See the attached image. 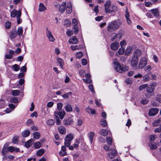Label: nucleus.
Returning a JSON list of instances; mask_svg holds the SVG:
<instances>
[{
  "instance_id": "42",
  "label": "nucleus",
  "mask_w": 161,
  "mask_h": 161,
  "mask_svg": "<svg viewBox=\"0 0 161 161\" xmlns=\"http://www.w3.org/2000/svg\"><path fill=\"white\" fill-rule=\"evenodd\" d=\"M23 32V28L22 27H19L18 28L17 31V34L18 36H21L22 35Z\"/></svg>"
},
{
  "instance_id": "45",
  "label": "nucleus",
  "mask_w": 161,
  "mask_h": 161,
  "mask_svg": "<svg viewBox=\"0 0 161 161\" xmlns=\"http://www.w3.org/2000/svg\"><path fill=\"white\" fill-rule=\"evenodd\" d=\"M35 147L36 149L39 148L41 146V143L39 142H37L34 144Z\"/></svg>"
},
{
  "instance_id": "2",
  "label": "nucleus",
  "mask_w": 161,
  "mask_h": 161,
  "mask_svg": "<svg viewBox=\"0 0 161 161\" xmlns=\"http://www.w3.org/2000/svg\"><path fill=\"white\" fill-rule=\"evenodd\" d=\"M110 0L107 1L104 4L105 11L106 13H111L112 12H116L117 10V8L114 5H111Z\"/></svg>"
},
{
  "instance_id": "58",
  "label": "nucleus",
  "mask_w": 161,
  "mask_h": 161,
  "mask_svg": "<svg viewBox=\"0 0 161 161\" xmlns=\"http://www.w3.org/2000/svg\"><path fill=\"white\" fill-rule=\"evenodd\" d=\"M63 106V104L62 103H58L57 104V108L58 110L59 111H60L62 108Z\"/></svg>"
},
{
  "instance_id": "7",
  "label": "nucleus",
  "mask_w": 161,
  "mask_h": 161,
  "mask_svg": "<svg viewBox=\"0 0 161 161\" xmlns=\"http://www.w3.org/2000/svg\"><path fill=\"white\" fill-rule=\"evenodd\" d=\"M147 63L146 59L143 57L140 60L138 65L139 68L142 69L146 66Z\"/></svg>"
},
{
  "instance_id": "32",
  "label": "nucleus",
  "mask_w": 161,
  "mask_h": 161,
  "mask_svg": "<svg viewBox=\"0 0 161 161\" xmlns=\"http://www.w3.org/2000/svg\"><path fill=\"white\" fill-rule=\"evenodd\" d=\"M32 140L30 139L27 141L25 144V147L27 148L30 147L32 145Z\"/></svg>"
},
{
  "instance_id": "50",
  "label": "nucleus",
  "mask_w": 161,
  "mask_h": 161,
  "mask_svg": "<svg viewBox=\"0 0 161 161\" xmlns=\"http://www.w3.org/2000/svg\"><path fill=\"white\" fill-rule=\"evenodd\" d=\"M100 125L103 127H105L107 125V123L106 121L103 119L100 121Z\"/></svg>"
},
{
  "instance_id": "11",
  "label": "nucleus",
  "mask_w": 161,
  "mask_h": 161,
  "mask_svg": "<svg viewBox=\"0 0 161 161\" xmlns=\"http://www.w3.org/2000/svg\"><path fill=\"white\" fill-rule=\"evenodd\" d=\"M158 112V108H153L151 109L149 112V114L150 116H153L156 115Z\"/></svg>"
},
{
  "instance_id": "30",
  "label": "nucleus",
  "mask_w": 161,
  "mask_h": 161,
  "mask_svg": "<svg viewBox=\"0 0 161 161\" xmlns=\"http://www.w3.org/2000/svg\"><path fill=\"white\" fill-rule=\"evenodd\" d=\"M65 108L66 111L67 112H71L73 110L72 107L69 104H67L65 106Z\"/></svg>"
},
{
  "instance_id": "4",
  "label": "nucleus",
  "mask_w": 161,
  "mask_h": 161,
  "mask_svg": "<svg viewBox=\"0 0 161 161\" xmlns=\"http://www.w3.org/2000/svg\"><path fill=\"white\" fill-rule=\"evenodd\" d=\"M9 143H6L2 149V153L3 156H5L7 155L8 153L10 152V146H9Z\"/></svg>"
},
{
  "instance_id": "54",
  "label": "nucleus",
  "mask_w": 161,
  "mask_h": 161,
  "mask_svg": "<svg viewBox=\"0 0 161 161\" xmlns=\"http://www.w3.org/2000/svg\"><path fill=\"white\" fill-rule=\"evenodd\" d=\"M72 24L74 27L77 26L78 22L76 19H73L72 20Z\"/></svg>"
},
{
  "instance_id": "51",
  "label": "nucleus",
  "mask_w": 161,
  "mask_h": 161,
  "mask_svg": "<svg viewBox=\"0 0 161 161\" xmlns=\"http://www.w3.org/2000/svg\"><path fill=\"white\" fill-rule=\"evenodd\" d=\"M112 38L111 39V40L112 41H114L115 40H116V41H118L117 40V36L116 35V33H113L111 36Z\"/></svg>"
},
{
  "instance_id": "20",
  "label": "nucleus",
  "mask_w": 161,
  "mask_h": 161,
  "mask_svg": "<svg viewBox=\"0 0 161 161\" xmlns=\"http://www.w3.org/2000/svg\"><path fill=\"white\" fill-rule=\"evenodd\" d=\"M73 138V135L70 133L67 135L64 138L65 141L68 142H71Z\"/></svg>"
},
{
  "instance_id": "13",
  "label": "nucleus",
  "mask_w": 161,
  "mask_h": 161,
  "mask_svg": "<svg viewBox=\"0 0 161 161\" xmlns=\"http://www.w3.org/2000/svg\"><path fill=\"white\" fill-rule=\"evenodd\" d=\"M64 124L65 125H71L73 123V120L72 119L71 117H69L64 120Z\"/></svg>"
},
{
  "instance_id": "53",
  "label": "nucleus",
  "mask_w": 161,
  "mask_h": 161,
  "mask_svg": "<svg viewBox=\"0 0 161 161\" xmlns=\"http://www.w3.org/2000/svg\"><path fill=\"white\" fill-rule=\"evenodd\" d=\"M18 102V100L16 97L11 98V103H17Z\"/></svg>"
},
{
  "instance_id": "35",
  "label": "nucleus",
  "mask_w": 161,
  "mask_h": 161,
  "mask_svg": "<svg viewBox=\"0 0 161 161\" xmlns=\"http://www.w3.org/2000/svg\"><path fill=\"white\" fill-rule=\"evenodd\" d=\"M161 122V118L156 120L153 123L154 126H156Z\"/></svg>"
},
{
  "instance_id": "60",
  "label": "nucleus",
  "mask_w": 161,
  "mask_h": 161,
  "mask_svg": "<svg viewBox=\"0 0 161 161\" xmlns=\"http://www.w3.org/2000/svg\"><path fill=\"white\" fill-rule=\"evenodd\" d=\"M7 52L9 53V54H7L5 55V58L8 59H10V50L8 49Z\"/></svg>"
},
{
  "instance_id": "33",
  "label": "nucleus",
  "mask_w": 161,
  "mask_h": 161,
  "mask_svg": "<svg viewBox=\"0 0 161 161\" xmlns=\"http://www.w3.org/2000/svg\"><path fill=\"white\" fill-rule=\"evenodd\" d=\"M21 15V12H19L16 17L17 19V23L18 24H20L22 22V20L20 18Z\"/></svg>"
},
{
  "instance_id": "55",
  "label": "nucleus",
  "mask_w": 161,
  "mask_h": 161,
  "mask_svg": "<svg viewBox=\"0 0 161 161\" xmlns=\"http://www.w3.org/2000/svg\"><path fill=\"white\" fill-rule=\"evenodd\" d=\"M85 71L82 69L80 70L79 71V74L81 77H83L84 76V73Z\"/></svg>"
},
{
  "instance_id": "28",
  "label": "nucleus",
  "mask_w": 161,
  "mask_h": 161,
  "mask_svg": "<svg viewBox=\"0 0 161 161\" xmlns=\"http://www.w3.org/2000/svg\"><path fill=\"white\" fill-rule=\"evenodd\" d=\"M17 35L16 29V28L13 29L12 31L11 32V38L15 37Z\"/></svg>"
},
{
  "instance_id": "61",
  "label": "nucleus",
  "mask_w": 161,
  "mask_h": 161,
  "mask_svg": "<svg viewBox=\"0 0 161 161\" xmlns=\"http://www.w3.org/2000/svg\"><path fill=\"white\" fill-rule=\"evenodd\" d=\"M34 124V122L32 121V120L31 119H28L26 122V124L27 125H33Z\"/></svg>"
},
{
  "instance_id": "47",
  "label": "nucleus",
  "mask_w": 161,
  "mask_h": 161,
  "mask_svg": "<svg viewBox=\"0 0 161 161\" xmlns=\"http://www.w3.org/2000/svg\"><path fill=\"white\" fill-rule=\"evenodd\" d=\"M125 52V48L123 47H121L118 50V53L119 55H122Z\"/></svg>"
},
{
  "instance_id": "43",
  "label": "nucleus",
  "mask_w": 161,
  "mask_h": 161,
  "mask_svg": "<svg viewBox=\"0 0 161 161\" xmlns=\"http://www.w3.org/2000/svg\"><path fill=\"white\" fill-rule=\"evenodd\" d=\"M155 99L159 103H161V94H158L156 96Z\"/></svg>"
},
{
  "instance_id": "9",
  "label": "nucleus",
  "mask_w": 161,
  "mask_h": 161,
  "mask_svg": "<svg viewBox=\"0 0 161 161\" xmlns=\"http://www.w3.org/2000/svg\"><path fill=\"white\" fill-rule=\"evenodd\" d=\"M139 59L135 57H132L131 60L130 65L134 68L136 67L138 64Z\"/></svg>"
},
{
  "instance_id": "37",
  "label": "nucleus",
  "mask_w": 161,
  "mask_h": 161,
  "mask_svg": "<svg viewBox=\"0 0 161 161\" xmlns=\"http://www.w3.org/2000/svg\"><path fill=\"white\" fill-rule=\"evenodd\" d=\"M34 138L36 139H39L40 136V134L38 132H36L33 133Z\"/></svg>"
},
{
  "instance_id": "49",
  "label": "nucleus",
  "mask_w": 161,
  "mask_h": 161,
  "mask_svg": "<svg viewBox=\"0 0 161 161\" xmlns=\"http://www.w3.org/2000/svg\"><path fill=\"white\" fill-rule=\"evenodd\" d=\"M143 80L145 82L148 81L150 79V77L148 75H145L143 76Z\"/></svg>"
},
{
  "instance_id": "39",
  "label": "nucleus",
  "mask_w": 161,
  "mask_h": 161,
  "mask_svg": "<svg viewBox=\"0 0 161 161\" xmlns=\"http://www.w3.org/2000/svg\"><path fill=\"white\" fill-rule=\"evenodd\" d=\"M11 93L13 96H16L19 95L20 92L18 90H14L12 91Z\"/></svg>"
},
{
  "instance_id": "5",
  "label": "nucleus",
  "mask_w": 161,
  "mask_h": 161,
  "mask_svg": "<svg viewBox=\"0 0 161 161\" xmlns=\"http://www.w3.org/2000/svg\"><path fill=\"white\" fill-rule=\"evenodd\" d=\"M109 152L108 153L107 158L110 159H112L115 156L117 155V153L116 151L114 149H110Z\"/></svg>"
},
{
  "instance_id": "31",
  "label": "nucleus",
  "mask_w": 161,
  "mask_h": 161,
  "mask_svg": "<svg viewBox=\"0 0 161 161\" xmlns=\"http://www.w3.org/2000/svg\"><path fill=\"white\" fill-rule=\"evenodd\" d=\"M19 148L13 146H11V153H17L19 152Z\"/></svg>"
},
{
  "instance_id": "59",
  "label": "nucleus",
  "mask_w": 161,
  "mask_h": 161,
  "mask_svg": "<svg viewBox=\"0 0 161 161\" xmlns=\"http://www.w3.org/2000/svg\"><path fill=\"white\" fill-rule=\"evenodd\" d=\"M148 102V100L147 99H143L141 101V103L143 104H146Z\"/></svg>"
},
{
  "instance_id": "24",
  "label": "nucleus",
  "mask_w": 161,
  "mask_h": 161,
  "mask_svg": "<svg viewBox=\"0 0 161 161\" xmlns=\"http://www.w3.org/2000/svg\"><path fill=\"white\" fill-rule=\"evenodd\" d=\"M151 11L154 16L157 17L159 16V11L158 9L156 8L152 9Z\"/></svg>"
},
{
  "instance_id": "10",
  "label": "nucleus",
  "mask_w": 161,
  "mask_h": 161,
  "mask_svg": "<svg viewBox=\"0 0 161 161\" xmlns=\"http://www.w3.org/2000/svg\"><path fill=\"white\" fill-rule=\"evenodd\" d=\"M154 90V88L150 87H147V93L146 94V97L149 98L152 95Z\"/></svg>"
},
{
  "instance_id": "52",
  "label": "nucleus",
  "mask_w": 161,
  "mask_h": 161,
  "mask_svg": "<svg viewBox=\"0 0 161 161\" xmlns=\"http://www.w3.org/2000/svg\"><path fill=\"white\" fill-rule=\"evenodd\" d=\"M147 86V84H144L142 85L139 86L138 88L139 90L140 91H141L143 89L146 88Z\"/></svg>"
},
{
  "instance_id": "18",
  "label": "nucleus",
  "mask_w": 161,
  "mask_h": 161,
  "mask_svg": "<svg viewBox=\"0 0 161 161\" xmlns=\"http://www.w3.org/2000/svg\"><path fill=\"white\" fill-rule=\"evenodd\" d=\"M141 51L140 49H136L133 53L134 56L133 57H135L138 58L141 55Z\"/></svg>"
},
{
  "instance_id": "25",
  "label": "nucleus",
  "mask_w": 161,
  "mask_h": 161,
  "mask_svg": "<svg viewBox=\"0 0 161 161\" xmlns=\"http://www.w3.org/2000/svg\"><path fill=\"white\" fill-rule=\"evenodd\" d=\"M149 146L152 149H155L157 148L156 144L153 142H150L149 144Z\"/></svg>"
},
{
  "instance_id": "12",
  "label": "nucleus",
  "mask_w": 161,
  "mask_h": 161,
  "mask_svg": "<svg viewBox=\"0 0 161 161\" xmlns=\"http://www.w3.org/2000/svg\"><path fill=\"white\" fill-rule=\"evenodd\" d=\"M78 40L75 36H72L70 38L69 40V42L73 44L77 43L78 42Z\"/></svg>"
},
{
  "instance_id": "40",
  "label": "nucleus",
  "mask_w": 161,
  "mask_h": 161,
  "mask_svg": "<svg viewBox=\"0 0 161 161\" xmlns=\"http://www.w3.org/2000/svg\"><path fill=\"white\" fill-rule=\"evenodd\" d=\"M71 24V21L69 19H66L64 20V25L66 27L69 26Z\"/></svg>"
},
{
  "instance_id": "41",
  "label": "nucleus",
  "mask_w": 161,
  "mask_h": 161,
  "mask_svg": "<svg viewBox=\"0 0 161 161\" xmlns=\"http://www.w3.org/2000/svg\"><path fill=\"white\" fill-rule=\"evenodd\" d=\"M100 134L101 135L106 136L108 134V131L106 130L103 129L101 130Z\"/></svg>"
},
{
  "instance_id": "38",
  "label": "nucleus",
  "mask_w": 161,
  "mask_h": 161,
  "mask_svg": "<svg viewBox=\"0 0 161 161\" xmlns=\"http://www.w3.org/2000/svg\"><path fill=\"white\" fill-rule=\"evenodd\" d=\"M44 153V150L43 149H40L37 151L36 155L38 156H42Z\"/></svg>"
},
{
  "instance_id": "6",
  "label": "nucleus",
  "mask_w": 161,
  "mask_h": 161,
  "mask_svg": "<svg viewBox=\"0 0 161 161\" xmlns=\"http://www.w3.org/2000/svg\"><path fill=\"white\" fill-rule=\"evenodd\" d=\"M66 7V2H63L60 5L58 4L55 5V7L56 8H59V11L61 13H63L65 10Z\"/></svg>"
},
{
  "instance_id": "56",
  "label": "nucleus",
  "mask_w": 161,
  "mask_h": 161,
  "mask_svg": "<svg viewBox=\"0 0 161 161\" xmlns=\"http://www.w3.org/2000/svg\"><path fill=\"white\" fill-rule=\"evenodd\" d=\"M25 74L21 72L18 75V78L19 79H23L25 76Z\"/></svg>"
},
{
  "instance_id": "19",
  "label": "nucleus",
  "mask_w": 161,
  "mask_h": 161,
  "mask_svg": "<svg viewBox=\"0 0 161 161\" xmlns=\"http://www.w3.org/2000/svg\"><path fill=\"white\" fill-rule=\"evenodd\" d=\"M55 113L56 114L58 115L59 116L60 118L61 119H63L64 118L65 114V113L64 111L61 112L55 111Z\"/></svg>"
},
{
  "instance_id": "34",
  "label": "nucleus",
  "mask_w": 161,
  "mask_h": 161,
  "mask_svg": "<svg viewBox=\"0 0 161 161\" xmlns=\"http://www.w3.org/2000/svg\"><path fill=\"white\" fill-rule=\"evenodd\" d=\"M30 131L28 130H25L22 133V135L24 137H27L29 136Z\"/></svg>"
},
{
  "instance_id": "21",
  "label": "nucleus",
  "mask_w": 161,
  "mask_h": 161,
  "mask_svg": "<svg viewBox=\"0 0 161 161\" xmlns=\"http://www.w3.org/2000/svg\"><path fill=\"white\" fill-rule=\"evenodd\" d=\"M19 12H21V11L20 10L17 11L16 9H14L11 12V16L12 17H14L15 16L17 17Z\"/></svg>"
},
{
  "instance_id": "15",
  "label": "nucleus",
  "mask_w": 161,
  "mask_h": 161,
  "mask_svg": "<svg viewBox=\"0 0 161 161\" xmlns=\"http://www.w3.org/2000/svg\"><path fill=\"white\" fill-rule=\"evenodd\" d=\"M95 135V133L93 132H91L87 134L88 137L90 140L91 143H92Z\"/></svg>"
},
{
  "instance_id": "62",
  "label": "nucleus",
  "mask_w": 161,
  "mask_h": 161,
  "mask_svg": "<svg viewBox=\"0 0 161 161\" xmlns=\"http://www.w3.org/2000/svg\"><path fill=\"white\" fill-rule=\"evenodd\" d=\"M122 33H119L117 34L116 33V35L117 38V40L119 41V39L121 38L122 36Z\"/></svg>"
},
{
  "instance_id": "63",
  "label": "nucleus",
  "mask_w": 161,
  "mask_h": 161,
  "mask_svg": "<svg viewBox=\"0 0 161 161\" xmlns=\"http://www.w3.org/2000/svg\"><path fill=\"white\" fill-rule=\"evenodd\" d=\"M151 69V67L150 65L146 66L144 68V70L146 71H150Z\"/></svg>"
},
{
  "instance_id": "27",
  "label": "nucleus",
  "mask_w": 161,
  "mask_h": 161,
  "mask_svg": "<svg viewBox=\"0 0 161 161\" xmlns=\"http://www.w3.org/2000/svg\"><path fill=\"white\" fill-rule=\"evenodd\" d=\"M19 141V138L18 136H14L12 138V143L14 144H17Z\"/></svg>"
},
{
  "instance_id": "48",
  "label": "nucleus",
  "mask_w": 161,
  "mask_h": 161,
  "mask_svg": "<svg viewBox=\"0 0 161 161\" xmlns=\"http://www.w3.org/2000/svg\"><path fill=\"white\" fill-rule=\"evenodd\" d=\"M106 141L109 146H110L112 144V139L110 137H107Z\"/></svg>"
},
{
  "instance_id": "1",
  "label": "nucleus",
  "mask_w": 161,
  "mask_h": 161,
  "mask_svg": "<svg viewBox=\"0 0 161 161\" xmlns=\"http://www.w3.org/2000/svg\"><path fill=\"white\" fill-rule=\"evenodd\" d=\"M121 24L122 22L119 19L113 20L109 23L107 27V30L110 32L114 31L118 29Z\"/></svg>"
},
{
  "instance_id": "8",
  "label": "nucleus",
  "mask_w": 161,
  "mask_h": 161,
  "mask_svg": "<svg viewBox=\"0 0 161 161\" xmlns=\"http://www.w3.org/2000/svg\"><path fill=\"white\" fill-rule=\"evenodd\" d=\"M46 35L49 41L52 42H53L54 41L55 39L53 35H52V32L51 31L49 30L48 28H46Z\"/></svg>"
},
{
  "instance_id": "64",
  "label": "nucleus",
  "mask_w": 161,
  "mask_h": 161,
  "mask_svg": "<svg viewBox=\"0 0 161 161\" xmlns=\"http://www.w3.org/2000/svg\"><path fill=\"white\" fill-rule=\"evenodd\" d=\"M125 81L126 83L128 84H131L132 81L130 78H127L125 79Z\"/></svg>"
},
{
  "instance_id": "14",
  "label": "nucleus",
  "mask_w": 161,
  "mask_h": 161,
  "mask_svg": "<svg viewBox=\"0 0 161 161\" xmlns=\"http://www.w3.org/2000/svg\"><path fill=\"white\" fill-rule=\"evenodd\" d=\"M119 47V44L117 42L112 43L110 45L111 49L114 50H117Z\"/></svg>"
},
{
  "instance_id": "16",
  "label": "nucleus",
  "mask_w": 161,
  "mask_h": 161,
  "mask_svg": "<svg viewBox=\"0 0 161 161\" xmlns=\"http://www.w3.org/2000/svg\"><path fill=\"white\" fill-rule=\"evenodd\" d=\"M47 9V8L44 4L40 3L39 4L38 10L39 12H43Z\"/></svg>"
},
{
  "instance_id": "44",
  "label": "nucleus",
  "mask_w": 161,
  "mask_h": 161,
  "mask_svg": "<svg viewBox=\"0 0 161 161\" xmlns=\"http://www.w3.org/2000/svg\"><path fill=\"white\" fill-rule=\"evenodd\" d=\"M12 69L15 71H17L19 70V67L17 64H15L12 66Z\"/></svg>"
},
{
  "instance_id": "17",
  "label": "nucleus",
  "mask_w": 161,
  "mask_h": 161,
  "mask_svg": "<svg viewBox=\"0 0 161 161\" xmlns=\"http://www.w3.org/2000/svg\"><path fill=\"white\" fill-rule=\"evenodd\" d=\"M85 76L86 79H83V80L84 82L86 83H91L92 80L90 79L91 77V75L90 74H86L85 75Z\"/></svg>"
},
{
  "instance_id": "29",
  "label": "nucleus",
  "mask_w": 161,
  "mask_h": 161,
  "mask_svg": "<svg viewBox=\"0 0 161 161\" xmlns=\"http://www.w3.org/2000/svg\"><path fill=\"white\" fill-rule=\"evenodd\" d=\"M132 52V48L130 47H128L126 49L125 54V55H129Z\"/></svg>"
},
{
  "instance_id": "22",
  "label": "nucleus",
  "mask_w": 161,
  "mask_h": 161,
  "mask_svg": "<svg viewBox=\"0 0 161 161\" xmlns=\"http://www.w3.org/2000/svg\"><path fill=\"white\" fill-rule=\"evenodd\" d=\"M71 48L73 50H79L80 49H81L83 48V46L82 45H72L70 46Z\"/></svg>"
},
{
  "instance_id": "3",
  "label": "nucleus",
  "mask_w": 161,
  "mask_h": 161,
  "mask_svg": "<svg viewBox=\"0 0 161 161\" xmlns=\"http://www.w3.org/2000/svg\"><path fill=\"white\" fill-rule=\"evenodd\" d=\"M113 63L114 64V68L115 70L119 73H121L123 71H125L128 70V67L127 66H124V65H121L118 62L116 59L114 60Z\"/></svg>"
},
{
  "instance_id": "46",
  "label": "nucleus",
  "mask_w": 161,
  "mask_h": 161,
  "mask_svg": "<svg viewBox=\"0 0 161 161\" xmlns=\"http://www.w3.org/2000/svg\"><path fill=\"white\" fill-rule=\"evenodd\" d=\"M55 121L52 119H50L48 120L47 121V124L49 125H53L54 124Z\"/></svg>"
},
{
  "instance_id": "26",
  "label": "nucleus",
  "mask_w": 161,
  "mask_h": 161,
  "mask_svg": "<svg viewBox=\"0 0 161 161\" xmlns=\"http://www.w3.org/2000/svg\"><path fill=\"white\" fill-rule=\"evenodd\" d=\"M57 62L59 65L60 67L63 69V66L64 64V60L62 58H58L57 59Z\"/></svg>"
},
{
  "instance_id": "23",
  "label": "nucleus",
  "mask_w": 161,
  "mask_h": 161,
  "mask_svg": "<svg viewBox=\"0 0 161 161\" xmlns=\"http://www.w3.org/2000/svg\"><path fill=\"white\" fill-rule=\"evenodd\" d=\"M59 132L62 134H64L66 133V129L64 126H60L58 128Z\"/></svg>"
},
{
  "instance_id": "36",
  "label": "nucleus",
  "mask_w": 161,
  "mask_h": 161,
  "mask_svg": "<svg viewBox=\"0 0 161 161\" xmlns=\"http://www.w3.org/2000/svg\"><path fill=\"white\" fill-rule=\"evenodd\" d=\"M21 52V49L19 48H17L15 52L11 50V55L14 54L15 53L18 54L19 53Z\"/></svg>"
},
{
  "instance_id": "57",
  "label": "nucleus",
  "mask_w": 161,
  "mask_h": 161,
  "mask_svg": "<svg viewBox=\"0 0 161 161\" xmlns=\"http://www.w3.org/2000/svg\"><path fill=\"white\" fill-rule=\"evenodd\" d=\"M83 55V53L81 52H78L76 55V57L79 58H81Z\"/></svg>"
}]
</instances>
